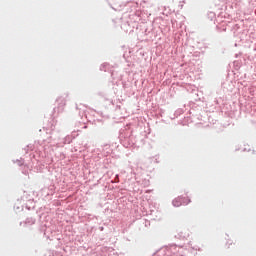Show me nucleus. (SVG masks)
I'll list each match as a JSON object with an SVG mask.
<instances>
[{
    "label": "nucleus",
    "mask_w": 256,
    "mask_h": 256,
    "mask_svg": "<svg viewBox=\"0 0 256 256\" xmlns=\"http://www.w3.org/2000/svg\"><path fill=\"white\" fill-rule=\"evenodd\" d=\"M172 203L174 207H181V205H183V197L174 199Z\"/></svg>",
    "instance_id": "f257e3e1"
},
{
    "label": "nucleus",
    "mask_w": 256,
    "mask_h": 256,
    "mask_svg": "<svg viewBox=\"0 0 256 256\" xmlns=\"http://www.w3.org/2000/svg\"><path fill=\"white\" fill-rule=\"evenodd\" d=\"M182 203H183V205H189V203H191V200H189L187 198H182Z\"/></svg>",
    "instance_id": "f03ea898"
}]
</instances>
